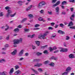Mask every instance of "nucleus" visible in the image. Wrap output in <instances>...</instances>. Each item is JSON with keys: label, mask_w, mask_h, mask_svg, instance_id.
I'll list each match as a JSON object with an SVG mask.
<instances>
[{"label": "nucleus", "mask_w": 75, "mask_h": 75, "mask_svg": "<svg viewBox=\"0 0 75 75\" xmlns=\"http://www.w3.org/2000/svg\"><path fill=\"white\" fill-rule=\"evenodd\" d=\"M54 64L53 62H51L50 64H49V65L51 67H54Z\"/></svg>", "instance_id": "obj_22"}, {"label": "nucleus", "mask_w": 75, "mask_h": 75, "mask_svg": "<svg viewBox=\"0 0 75 75\" xmlns=\"http://www.w3.org/2000/svg\"><path fill=\"white\" fill-rule=\"evenodd\" d=\"M62 14H63L64 15H65L66 14V12L64 11H63L62 13Z\"/></svg>", "instance_id": "obj_51"}, {"label": "nucleus", "mask_w": 75, "mask_h": 75, "mask_svg": "<svg viewBox=\"0 0 75 75\" xmlns=\"http://www.w3.org/2000/svg\"><path fill=\"white\" fill-rule=\"evenodd\" d=\"M14 31H15V33H16V32H19L20 31V30L18 28H16L14 30Z\"/></svg>", "instance_id": "obj_17"}, {"label": "nucleus", "mask_w": 75, "mask_h": 75, "mask_svg": "<svg viewBox=\"0 0 75 75\" xmlns=\"http://www.w3.org/2000/svg\"><path fill=\"white\" fill-rule=\"evenodd\" d=\"M57 49V47L56 46H54L53 48H52L51 47H50L49 48V50H50V52H51L52 51H53V50H55Z\"/></svg>", "instance_id": "obj_3"}, {"label": "nucleus", "mask_w": 75, "mask_h": 75, "mask_svg": "<svg viewBox=\"0 0 75 75\" xmlns=\"http://www.w3.org/2000/svg\"><path fill=\"white\" fill-rule=\"evenodd\" d=\"M52 26H54L55 25V23H50Z\"/></svg>", "instance_id": "obj_56"}, {"label": "nucleus", "mask_w": 75, "mask_h": 75, "mask_svg": "<svg viewBox=\"0 0 75 75\" xmlns=\"http://www.w3.org/2000/svg\"><path fill=\"white\" fill-rule=\"evenodd\" d=\"M33 61L34 62H37V61H38V59H34Z\"/></svg>", "instance_id": "obj_54"}, {"label": "nucleus", "mask_w": 75, "mask_h": 75, "mask_svg": "<svg viewBox=\"0 0 75 75\" xmlns=\"http://www.w3.org/2000/svg\"><path fill=\"white\" fill-rule=\"evenodd\" d=\"M23 41V39L22 38H20L19 39H15L13 40V44L14 45H17V44H18L19 43H22Z\"/></svg>", "instance_id": "obj_1"}, {"label": "nucleus", "mask_w": 75, "mask_h": 75, "mask_svg": "<svg viewBox=\"0 0 75 75\" xmlns=\"http://www.w3.org/2000/svg\"><path fill=\"white\" fill-rule=\"evenodd\" d=\"M27 18H25L24 19H23L21 21V22L22 23H24V22H25L26 21H27Z\"/></svg>", "instance_id": "obj_13"}, {"label": "nucleus", "mask_w": 75, "mask_h": 75, "mask_svg": "<svg viewBox=\"0 0 75 75\" xmlns=\"http://www.w3.org/2000/svg\"><path fill=\"white\" fill-rule=\"evenodd\" d=\"M59 7L57 6L56 7L55 10L56 11L57 14H59Z\"/></svg>", "instance_id": "obj_4"}, {"label": "nucleus", "mask_w": 75, "mask_h": 75, "mask_svg": "<svg viewBox=\"0 0 75 75\" xmlns=\"http://www.w3.org/2000/svg\"><path fill=\"white\" fill-rule=\"evenodd\" d=\"M48 63V61H47L45 62V64H47Z\"/></svg>", "instance_id": "obj_62"}, {"label": "nucleus", "mask_w": 75, "mask_h": 75, "mask_svg": "<svg viewBox=\"0 0 75 75\" xmlns=\"http://www.w3.org/2000/svg\"><path fill=\"white\" fill-rule=\"evenodd\" d=\"M63 50L64 51V52H67V51H68V50L67 48H65V49L63 48Z\"/></svg>", "instance_id": "obj_31"}, {"label": "nucleus", "mask_w": 75, "mask_h": 75, "mask_svg": "<svg viewBox=\"0 0 75 75\" xmlns=\"http://www.w3.org/2000/svg\"><path fill=\"white\" fill-rule=\"evenodd\" d=\"M13 72H14V68H12L10 70V71L9 72V74H11L13 73Z\"/></svg>", "instance_id": "obj_11"}, {"label": "nucleus", "mask_w": 75, "mask_h": 75, "mask_svg": "<svg viewBox=\"0 0 75 75\" xmlns=\"http://www.w3.org/2000/svg\"><path fill=\"white\" fill-rule=\"evenodd\" d=\"M10 14L8 13L6 14V17H9V16H10Z\"/></svg>", "instance_id": "obj_38"}, {"label": "nucleus", "mask_w": 75, "mask_h": 75, "mask_svg": "<svg viewBox=\"0 0 75 75\" xmlns=\"http://www.w3.org/2000/svg\"><path fill=\"white\" fill-rule=\"evenodd\" d=\"M48 30H53V28L52 27H49L48 28Z\"/></svg>", "instance_id": "obj_59"}, {"label": "nucleus", "mask_w": 75, "mask_h": 75, "mask_svg": "<svg viewBox=\"0 0 75 75\" xmlns=\"http://www.w3.org/2000/svg\"><path fill=\"white\" fill-rule=\"evenodd\" d=\"M4 16L3 13L1 12L0 13V17H3Z\"/></svg>", "instance_id": "obj_32"}, {"label": "nucleus", "mask_w": 75, "mask_h": 75, "mask_svg": "<svg viewBox=\"0 0 75 75\" xmlns=\"http://www.w3.org/2000/svg\"><path fill=\"white\" fill-rule=\"evenodd\" d=\"M58 33L59 34H64V32L63 31H62L61 30H59L58 31Z\"/></svg>", "instance_id": "obj_21"}, {"label": "nucleus", "mask_w": 75, "mask_h": 75, "mask_svg": "<svg viewBox=\"0 0 75 75\" xmlns=\"http://www.w3.org/2000/svg\"><path fill=\"white\" fill-rule=\"evenodd\" d=\"M58 6V5H57V4H56V3L55 4H54V5H53V7H56V6Z\"/></svg>", "instance_id": "obj_58"}, {"label": "nucleus", "mask_w": 75, "mask_h": 75, "mask_svg": "<svg viewBox=\"0 0 75 75\" xmlns=\"http://www.w3.org/2000/svg\"><path fill=\"white\" fill-rule=\"evenodd\" d=\"M35 42L37 46H40V41H35Z\"/></svg>", "instance_id": "obj_19"}, {"label": "nucleus", "mask_w": 75, "mask_h": 75, "mask_svg": "<svg viewBox=\"0 0 75 75\" xmlns=\"http://www.w3.org/2000/svg\"><path fill=\"white\" fill-rule=\"evenodd\" d=\"M59 52V50H58L54 52V53H57V52Z\"/></svg>", "instance_id": "obj_60"}, {"label": "nucleus", "mask_w": 75, "mask_h": 75, "mask_svg": "<svg viewBox=\"0 0 75 75\" xmlns=\"http://www.w3.org/2000/svg\"><path fill=\"white\" fill-rule=\"evenodd\" d=\"M38 20H39V21H42V20H43V18H42L40 17L38 18Z\"/></svg>", "instance_id": "obj_30"}, {"label": "nucleus", "mask_w": 75, "mask_h": 75, "mask_svg": "<svg viewBox=\"0 0 75 75\" xmlns=\"http://www.w3.org/2000/svg\"><path fill=\"white\" fill-rule=\"evenodd\" d=\"M47 35V33H45V34L43 35H42V38L43 39H45V36Z\"/></svg>", "instance_id": "obj_12"}, {"label": "nucleus", "mask_w": 75, "mask_h": 75, "mask_svg": "<svg viewBox=\"0 0 75 75\" xmlns=\"http://www.w3.org/2000/svg\"><path fill=\"white\" fill-rule=\"evenodd\" d=\"M10 8L8 7V6H6L5 8L6 10H8V9H10Z\"/></svg>", "instance_id": "obj_47"}, {"label": "nucleus", "mask_w": 75, "mask_h": 75, "mask_svg": "<svg viewBox=\"0 0 75 75\" xmlns=\"http://www.w3.org/2000/svg\"><path fill=\"white\" fill-rule=\"evenodd\" d=\"M60 3H61V1H57V3H56L58 5H59V4H60Z\"/></svg>", "instance_id": "obj_42"}, {"label": "nucleus", "mask_w": 75, "mask_h": 75, "mask_svg": "<svg viewBox=\"0 0 75 75\" xmlns=\"http://www.w3.org/2000/svg\"><path fill=\"white\" fill-rule=\"evenodd\" d=\"M5 48H8V45L6 44L5 46Z\"/></svg>", "instance_id": "obj_50"}, {"label": "nucleus", "mask_w": 75, "mask_h": 75, "mask_svg": "<svg viewBox=\"0 0 75 75\" xmlns=\"http://www.w3.org/2000/svg\"><path fill=\"white\" fill-rule=\"evenodd\" d=\"M60 52H64V48L62 49V50H60Z\"/></svg>", "instance_id": "obj_46"}, {"label": "nucleus", "mask_w": 75, "mask_h": 75, "mask_svg": "<svg viewBox=\"0 0 75 75\" xmlns=\"http://www.w3.org/2000/svg\"><path fill=\"white\" fill-rule=\"evenodd\" d=\"M69 1L71 3H74L75 2V0H69Z\"/></svg>", "instance_id": "obj_40"}, {"label": "nucleus", "mask_w": 75, "mask_h": 75, "mask_svg": "<svg viewBox=\"0 0 75 75\" xmlns=\"http://www.w3.org/2000/svg\"><path fill=\"white\" fill-rule=\"evenodd\" d=\"M69 57L70 58H75V56L73 54H71L69 56Z\"/></svg>", "instance_id": "obj_10"}, {"label": "nucleus", "mask_w": 75, "mask_h": 75, "mask_svg": "<svg viewBox=\"0 0 75 75\" xmlns=\"http://www.w3.org/2000/svg\"><path fill=\"white\" fill-rule=\"evenodd\" d=\"M32 47L33 50H34V49H35V48H36V47L35 46H33V45H32Z\"/></svg>", "instance_id": "obj_53"}, {"label": "nucleus", "mask_w": 75, "mask_h": 75, "mask_svg": "<svg viewBox=\"0 0 75 75\" xmlns=\"http://www.w3.org/2000/svg\"><path fill=\"white\" fill-rule=\"evenodd\" d=\"M43 53L45 54H48L49 53L48 52V50H45L44 51Z\"/></svg>", "instance_id": "obj_24"}, {"label": "nucleus", "mask_w": 75, "mask_h": 75, "mask_svg": "<svg viewBox=\"0 0 75 75\" xmlns=\"http://www.w3.org/2000/svg\"><path fill=\"white\" fill-rule=\"evenodd\" d=\"M42 65V63H37L36 65H34L35 67H41Z\"/></svg>", "instance_id": "obj_6"}, {"label": "nucleus", "mask_w": 75, "mask_h": 75, "mask_svg": "<svg viewBox=\"0 0 75 75\" xmlns=\"http://www.w3.org/2000/svg\"><path fill=\"white\" fill-rule=\"evenodd\" d=\"M69 28H70V29H74V30H75V26L70 27Z\"/></svg>", "instance_id": "obj_33"}, {"label": "nucleus", "mask_w": 75, "mask_h": 75, "mask_svg": "<svg viewBox=\"0 0 75 75\" xmlns=\"http://www.w3.org/2000/svg\"><path fill=\"white\" fill-rule=\"evenodd\" d=\"M70 19L71 21H74V18L71 17L70 18Z\"/></svg>", "instance_id": "obj_49"}, {"label": "nucleus", "mask_w": 75, "mask_h": 75, "mask_svg": "<svg viewBox=\"0 0 75 75\" xmlns=\"http://www.w3.org/2000/svg\"><path fill=\"white\" fill-rule=\"evenodd\" d=\"M5 61V60L4 59H2L0 60V62L2 63L3 62H4Z\"/></svg>", "instance_id": "obj_44"}, {"label": "nucleus", "mask_w": 75, "mask_h": 75, "mask_svg": "<svg viewBox=\"0 0 75 75\" xmlns=\"http://www.w3.org/2000/svg\"><path fill=\"white\" fill-rule=\"evenodd\" d=\"M48 13L49 14H50V15H52V12H50V11H48Z\"/></svg>", "instance_id": "obj_48"}, {"label": "nucleus", "mask_w": 75, "mask_h": 75, "mask_svg": "<svg viewBox=\"0 0 75 75\" xmlns=\"http://www.w3.org/2000/svg\"><path fill=\"white\" fill-rule=\"evenodd\" d=\"M24 30L25 31V32L26 33L29 32V31H30V30L27 28H25L24 29Z\"/></svg>", "instance_id": "obj_23"}, {"label": "nucleus", "mask_w": 75, "mask_h": 75, "mask_svg": "<svg viewBox=\"0 0 75 75\" xmlns=\"http://www.w3.org/2000/svg\"><path fill=\"white\" fill-rule=\"evenodd\" d=\"M7 12L8 14H10L12 13V11H11V10L8 9L7 11Z\"/></svg>", "instance_id": "obj_26"}, {"label": "nucleus", "mask_w": 75, "mask_h": 75, "mask_svg": "<svg viewBox=\"0 0 75 75\" xmlns=\"http://www.w3.org/2000/svg\"><path fill=\"white\" fill-rule=\"evenodd\" d=\"M57 1V0H52V3H55Z\"/></svg>", "instance_id": "obj_63"}, {"label": "nucleus", "mask_w": 75, "mask_h": 75, "mask_svg": "<svg viewBox=\"0 0 75 75\" xmlns=\"http://www.w3.org/2000/svg\"><path fill=\"white\" fill-rule=\"evenodd\" d=\"M1 75H7V72L6 71H4L1 73Z\"/></svg>", "instance_id": "obj_16"}, {"label": "nucleus", "mask_w": 75, "mask_h": 75, "mask_svg": "<svg viewBox=\"0 0 75 75\" xmlns=\"http://www.w3.org/2000/svg\"><path fill=\"white\" fill-rule=\"evenodd\" d=\"M39 29H40V28H35L33 29V30H39Z\"/></svg>", "instance_id": "obj_41"}, {"label": "nucleus", "mask_w": 75, "mask_h": 75, "mask_svg": "<svg viewBox=\"0 0 75 75\" xmlns=\"http://www.w3.org/2000/svg\"><path fill=\"white\" fill-rule=\"evenodd\" d=\"M34 36H35V34H33L32 35H29L28 36V37H30L31 38H34Z\"/></svg>", "instance_id": "obj_15"}, {"label": "nucleus", "mask_w": 75, "mask_h": 75, "mask_svg": "<svg viewBox=\"0 0 75 75\" xmlns=\"http://www.w3.org/2000/svg\"><path fill=\"white\" fill-rule=\"evenodd\" d=\"M36 55H38V56H40V55H42V53L38 52L36 53Z\"/></svg>", "instance_id": "obj_25"}, {"label": "nucleus", "mask_w": 75, "mask_h": 75, "mask_svg": "<svg viewBox=\"0 0 75 75\" xmlns=\"http://www.w3.org/2000/svg\"><path fill=\"white\" fill-rule=\"evenodd\" d=\"M75 17V15L74 14H73L71 15V17H72L73 18H74Z\"/></svg>", "instance_id": "obj_64"}, {"label": "nucleus", "mask_w": 75, "mask_h": 75, "mask_svg": "<svg viewBox=\"0 0 75 75\" xmlns=\"http://www.w3.org/2000/svg\"><path fill=\"white\" fill-rule=\"evenodd\" d=\"M9 38H10V35H8L6 38V40H9Z\"/></svg>", "instance_id": "obj_39"}, {"label": "nucleus", "mask_w": 75, "mask_h": 75, "mask_svg": "<svg viewBox=\"0 0 75 75\" xmlns=\"http://www.w3.org/2000/svg\"><path fill=\"white\" fill-rule=\"evenodd\" d=\"M24 2V1H19L18 2V4H20L21 3H23Z\"/></svg>", "instance_id": "obj_37"}, {"label": "nucleus", "mask_w": 75, "mask_h": 75, "mask_svg": "<svg viewBox=\"0 0 75 75\" xmlns=\"http://www.w3.org/2000/svg\"><path fill=\"white\" fill-rule=\"evenodd\" d=\"M69 72L68 71H66L64 72L63 73H62V75H67L68 74Z\"/></svg>", "instance_id": "obj_14"}, {"label": "nucleus", "mask_w": 75, "mask_h": 75, "mask_svg": "<svg viewBox=\"0 0 75 75\" xmlns=\"http://www.w3.org/2000/svg\"><path fill=\"white\" fill-rule=\"evenodd\" d=\"M45 2L44 1H42L39 4L38 7L39 8H41L42 7V6L45 5Z\"/></svg>", "instance_id": "obj_2"}, {"label": "nucleus", "mask_w": 75, "mask_h": 75, "mask_svg": "<svg viewBox=\"0 0 75 75\" xmlns=\"http://www.w3.org/2000/svg\"><path fill=\"white\" fill-rule=\"evenodd\" d=\"M40 25L38 24H36L35 25V27H39L40 26Z\"/></svg>", "instance_id": "obj_45"}, {"label": "nucleus", "mask_w": 75, "mask_h": 75, "mask_svg": "<svg viewBox=\"0 0 75 75\" xmlns=\"http://www.w3.org/2000/svg\"><path fill=\"white\" fill-rule=\"evenodd\" d=\"M6 27H7V28L5 29V30L7 31V30H8V28H9V26H8V25H6Z\"/></svg>", "instance_id": "obj_29"}, {"label": "nucleus", "mask_w": 75, "mask_h": 75, "mask_svg": "<svg viewBox=\"0 0 75 75\" xmlns=\"http://www.w3.org/2000/svg\"><path fill=\"white\" fill-rule=\"evenodd\" d=\"M23 52H24V50H21L20 52L19 53V56H22V55L23 54Z\"/></svg>", "instance_id": "obj_8"}, {"label": "nucleus", "mask_w": 75, "mask_h": 75, "mask_svg": "<svg viewBox=\"0 0 75 75\" xmlns=\"http://www.w3.org/2000/svg\"><path fill=\"white\" fill-rule=\"evenodd\" d=\"M56 37V35H52L51 36V39H53L54 38H55Z\"/></svg>", "instance_id": "obj_35"}, {"label": "nucleus", "mask_w": 75, "mask_h": 75, "mask_svg": "<svg viewBox=\"0 0 75 75\" xmlns=\"http://www.w3.org/2000/svg\"><path fill=\"white\" fill-rule=\"evenodd\" d=\"M59 26L61 27H62V28H64V27H65V25L62 23L60 24H59Z\"/></svg>", "instance_id": "obj_20"}, {"label": "nucleus", "mask_w": 75, "mask_h": 75, "mask_svg": "<svg viewBox=\"0 0 75 75\" xmlns=\"http://www.w3.org/2000/svg\"><path fill=\"white\" fill-rule=\"evenodd\" d=\"M67 3H67V2L66 1H63V2H62V5H64V4H67Z\"/></svg>", "instance_id": "obj_28"}, {"label": "nucleus", "mask_w": 75, "mask_h": 75, "mask_svg": "<svg viewBox=\"0 0 75 75\" xmlns=\"http://www.w3.org/2000/svg\"><path fill=\"white\" fill-rule=\"evenodd\" d=\"M73 25V23L71 21L69 23L68 26L69 27H70V26H72Z\"/></svg>", "instance_id": "obj_18"}, {"label": "nucleus", "mask_w": 75, "mask_h": 75, "mask_svg": "<svg viewBox=\"0 0 75 75\" xmlns=\"http://www.w3.org/2000/svg\"><path fill=\"white\" fill-rule=\"evenodd\" d=\"M15 75H20L21 74V71L19 70H18L15 72Z\"/></svg>", "instance_id": "obj_5"}, {"label": "nucleus", "mask_w": 75, "mask_h": 75, "mask_svg": "<svg viewBox=\"0 0 75 75\" xmlns=\"http://www.w3.org/2000/svg\"><path fill=\"white\" fill-rule=\"evenodd\" d=\"M17 52V50H14L13 52H11V54L13 55H16Z\"/></svg>", "instance_id": "obj_9"}, {"label": "nucleus", "mask_w": 75, "mask_h": 75, "mask_svg": "<svg viewBox=\"0 0 75 75\" xmlns=\"http://www.w3.org/2000/svg\"><path fill=\"white\" fill-rule=\"evenodd\" d=\"M71 71V67H67L66 70V71H67L69 72V71Z\"/></svg>", "instance_id": "obj_7"}, {"label": "nucleus", "mask_w": 75, "mask_h": 75, "mask_svg": "<svg viewBox=\"0 0 75 75\" xmlns=\"http://www.w3.org/2000/svg\"><path fill=\"white\" fill-rule=\"evenodd\" d=\"M15 69H18L20 67L18 65H16V66H15Z\"/></svg>", "instance_id": "obj_34"}, {"label": "nucleus", "mask_w": 75, "mask_h": 75, "mask_svg": "<svg viewBox=\"0 0 75 75\" xmlns=\"http://www.w3.org/2000/svg\"><path fill=\"white\" fill-rule=\"evenodd\" d=\"M38 71H39V72H41V71H42V70L41 68H39L38 69Z\"/></svg>", "instance_id": "obj_55"}, {"label": "nucleus", "mask_w": 75, "mask_h": 75, "mask_svg": "<svg viewBox=\"0 0 75 75\" xmlns=\"http://www.w3.org/2000/svg\"><path fill=\"white\" fill-rule=\"evenodd\" d=\"M40 13L41 14H43V13H44V10H41L40 11Z\"/></svg>", "instance_id": "obj_52"}, {"label": "nucleus", "mask_w": 75, "mask_h": 75, "mask_svg": "<svg viewBox=\"0 0 75 75\" xmlns=\"http://www.w3.org/2000/svg\"><path fill=\"white\" fill-rule=\"evenodd\" d=\"M42 37V35H40L39 36V38L40 39H41Z\"/></svg>", "instance_id": "obj_61"}, {"label": "nucleus", "mask_w": 75, "mask_h": 75, "mask_svg": "<svg viewBox=\"0 0 75 75\" xmlns=\"http://www.w3.org/2000/svg\"><path fill=\"white\" fill-rule=\"evenodd\" d=\"M32 71H34V72H35V74H38V71H37L34 70V69H32Z\"/></svg>", "instance_id": "obj_27"}, {"label": "nucleus", "mask_w": 75, "mask_h": 75, "mask_svg": "<svg viewBox=\"0 0 75 75\" xmlns=\"http://www.w3.org/2000/svg\"><path fill=\"white\" fill-rule=\"evenodd\" d=\"M69 36H66V40H69Z\"/></svg>", "instance_id": "obj_57"}, {"label": "nucleus", "mask_w": 75, "mask_h": 75, "mask_svg": "<svg viewBox=\"0 0 75 75\" xmlns=\"http://www.w3.org/2000/svg\"><path fill=\"white\" fill-rule=\"evenodd\" d=\"M28 16H29V17H30V18H32V17H33V16L31 14L28 15Z\"/></svg>", "instance_id": "obj_36"}, {"label": "nucleus", "mask_w": 75, "mask_h": 75, "mask_svg": "<svg viewBox=\"0 0 75 75\" xmlns=\"http://www.w3.org/2000/svg\"><path fill=\"white\" fill-rule=\"evenodd\" d=\"M15 15H16V13H15L13 15H11L10 16L11 17H14V16H15Z\"/></svg>", "instance_id": "obj_43"}]
</instances>
